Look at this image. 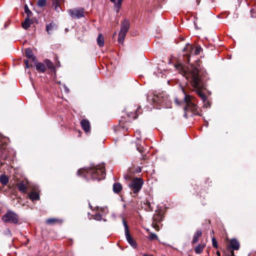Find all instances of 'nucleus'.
<instances>
[{"instance_id": "nucleus-1", "label": "nucleus", "mask_w": 256, "mask_h": 256, "mask_svg": "<svg viewBox=\"0 0 256 256\" xmlns=\"http://www.w3.org/2000/svg\"><path fill=\"white\" fill-rule=\"evenodd\" d=\"M177 68L178 70L180 69L182 72H180L184 76L186 79L190 80L192 86L197 88V94L201 98L202 101L205 102L206 100V97L200 90V88L202 87V82L200 77L198 69L192 66L190 68H186L182 65L178 66Z\"/></svg>"}, {"instance_id": "nucleus-2", "label": "nucleus", "mask_w": 256, "mask_h": 256, "mask_svg": "<svg viewBox=\"0 0 256 256\" xmlns=\"http://www.w3.org/2000/svg\"><path fill=\"white\" fill-rule=\"evenodd\" d=\"M84 174L88 176H90L92 179L95 180H101L105 177V169L103 164H99L86 170H80L78 172V175Z\"/></svg>"}, {"instance_id": "nucleus-3", "label": "nucleus", "mask_w": 256, "mask_h": 256, "mask_svg": "<svg viewBox=\"0 0 256 256\" xmlns=\"http://www.w3.org/2000/svg\"><path fill=\"white\" fill-rule=\"evenodd\" d=\"M182 90L184 95V100L186 104L184 108V111H191L196 114L198 112V107L194 104V98L190 95L186 94L183 88Z\"/></svg>"}, {"instance_id": "nucleus-4", "label": "nucleus", "mask_w": 256, "mask_h": 256, "mask_svg": "<svg viewBox=\"0 0 256 256\" xmlns=\"http://www.w3.org/2000/svg\"><path fill=\"white\" fill-rule=\"evenodd\" d=\"M184 52H186V58L188 61L190 60L189 57L192 55H198L200 54V52L202 50V48L200 46H196L195 48L193 46L188 44L186 45L185 48L183 50Z\"/></svg>"}, {"instance_id": "nucleus-5", "label": "nucleus", "mask_w": 256, "mask_h": 256, "mask_svg": "<svg viewBox=\"0 0 256 256\" xmlns=\"http://www.w3.org/2000/svg\"><path fill=\"white\" fill-rule=\"evenodd\" d=\"M2 220L5 222L16 224L18 222V216L14 212L10 211L7 212L2 217Z\"/></svg>"}, {"instance_id": "nucleus-6", "label": "nucleus", "mask_w": 256, "mask_h": 256, "mask_svg": "<svg viewBox=\"0 0 256 256\" xmlns=\"http://www.w3.org/2000/svg\"><path fill=\"white\" fill-rule=\"evenodd\" d=\"M143 182L140 178H135L131 182L129 186L132 190L134 193L136 194L141 189Z\"/></svg>"}, {"instance_id": "nucleus-7", "label": "nucleus", "mask_w": 256, "mask_h": 256, "mask_svg": "<svg viewBox=\"0 0 256 256\" xmlns=\"http://www.w3.org/2000/svg\"><path fill=\"white\" fill-rule=\"evenodd\" d=\"M122 224L124 227V230H125V234L126 237V240L134 248H136V242L133 240L132 238L131 237L129 231H128V225L127 224L126 222L124 220V217L122 216Z\"/></svg>"}, {"instance_id": "nucleus-8", "label": "nucleus", "mask_w": 256, "mask_h": 256, "mask_svg": "<svg viewBox=\"0 0 256 256\" xmlns=\"http://www.w3.org/2000/svg\"><path fill=\"white\" fill-rule=\"evenodd\" d=\"M68 12L70 16L73 18H80L84 16V10L83 8L70 9Z\"/></svg>"}, {"instance_id": "nucleus-9", "label": "nucleus", "mask_w": 256, "mask_h": 256, "mask_svg": "<svg viewBox=\"0 0 256 256\" xmlns=\"http://www.w3.org/2000/svg\"><path fill=\"white\" fill-rule=\"evenodd\" d=\"M130 24L128 20H124L121 22L120 32L126 34L130 28Z\"/></svg>"}, {"instance_id": "nucleus-10", "label": "nucleus", "mask_w": 256, "mask_h": 256, "mask_svg": "<svg viewBox=\"0 0 256 256\" xmlns=\"http://www.w3.org/2000/svg\"><path fill=\"white\" fill-rule=\"evenodd\" d=\"M81 126L83 129V130L86 132H88L90 130V122L87 120H82L80 122Z\"/></svg>"}, {"instance_id": "nucleus-11", "label": "nucleus", "mask_w": 256, "mask_h": 256, "mask_svg": "<svg viewBox=\"0 0 256 256\" xmlns=\"http://www.w3.org/2000/svg\"><path fill=\"white\" fill-rule=\"evenodd\" d=\"M26 56L27 58L33 62L35 61L36 60V58L34 56L32 50L30 48H26Z\"/></svg>"}, {"instance_id": "nucleus-12", "label": "nucleus", "mask_w": 256, "mask_h": 256, "mask_svg": "<svg viewBox=\"0 0 256 256\" xmlns=\"http://www.w3.org/2000/svg\"><path fill=\"white\" fill-rule=\"evenodd\" d=\"M17 187L20 191L22 192L26 193L27 192V187L24 182H20L17 184Z\"/></svg>"}, {"instance_id": "nucleus-13", "label": "nucleus", "mask_w": 256, "mask_h": 256, "mask_svg": "<svg viewBox=\"0 0 256 256\" xmlns=\"http://www.w3.org/2000/svg\"><path fill=\"white\" fill-rule=\"evenodd\" d=\"M28 198L32 200H38L40 199V196L38 192L32 191L28 194Z\"/></svg>"}, {"instance_id": "nucleus-14", "label": "nucleus", "mask_w": 256, "mask_h": 256, "mask_svg": "<svg viewBox=\"0 0 256 256\" xmlns=\"http://www.w3.org/2000/svg\"><path fill=\"white\" fill-rule=\"evenodd\" d=\"M230 244L231 248L234 250H238L240 248V244L236 239H232L230 240Z\"/></svg>"}, {"instance_id": "nucleus-15", "label": "nucleus", "mask_w": 256, "mask_h": 256, "mask_svg": "<svg viewBox=\"0 0 256 256\" xmlns=\"http://www.w3.org/2000/svg\"><path fill=\"white\" fill-rule=\"evenodd\" d=\"M113 191L114 192L118 194L122 190V186L120 183L116 182L113 184Z\"/></svg>"}, {"instance_id": "nucleus-16", "label": "nucleus", "mask_w": 256, "mask_h": 256, "mask_svg": "<svg viewBox=\"0 0 256 256\" xmlns=\"http://www.w3.org/2000/svg\"><path fill=\"white\" fill-rule=\"evenodd\" d=\"M114 4L115 8L117 12H119L120 8L122 6V2L123 0H110Z\"/></svg>"}, {"instance_id": "nucleus-17", "label": "nucleus", "mask_w": 256, "mask_h": 256, "mask_svg": "<svg viewBox=\"0 0 256 256\" xmlns=\"http://www.w3.org/2000/svg\"><path fill=\"white\" fill-rule=\"evenodd\" d=\"M31 24L32 20L28 18H26L24 22L22 24V28L25 30H27L30 26Z\"/></svg>"}, {"instance_id": "nucleus-18", "label": "nucleus", "mask_w": 256, "mask_h": 256, "mask_svg": "<svg viewBox=\"0 0 256 256\" xmlns=\"http://www.w3.org/2000/svg\"><path fill=\"white\" fill-rule=\"evenodd\" d=\"M36 70L41 72H44L46 68L45 65L41 62L38 63L36 65Z\"/></svg>"}, {"instance_id": "nucleus-19", "label": "nucleus", "mask_w": 256, "mask_h": 256, "mask_svg": "<svg viewBox=\"0 0 256 256\" xmlns=\"http://www.w3.org/2000/svg\"><path fill=\"white\" fill-rule=\"evenodd\" d=\"M97 43L100 47L103 46L104 45V38L101 34H99L97 38Z\"/></svg>"}, {"instance_id": "nucleus-20", "label": "nucleus", "mask_w": 256, "mask_h": 256, "mask_svg": "<svg viewBox=\"0 0 256 256\" xmlns=\"http://www.w3.org/2000/svg\"><path fill=\"white\" fill-rule=\"evenodd\" d=\"M204 247H205V244H199L195 248V252L198 254L202 253V252L203 249L204 248Z\"/></svg>"}, {"instance_id": "nucleus-21", "label": "nucleus", "mask_w": 256, "mask_h": 256, "mask_svg": "<svg viewBox=\"0 0 256 256\" xmlns=\"http://www.w3.org/2000/svg\"><path fill=\"white\" fill-rule=\"evenodd\" d=\"M126 34L122 32H120L119 34H118V42L120 44H122L126 36Z\"/></svg>"}, {"instance_id": "nucleus-22", "label": "nucleus", "mask_w": 256, "mask_h": 256, "mask_svg": "<svg viewBox=\"0 0 256 256\" xmlns=\"http://www.w3.org/2000/svg\"><path fill=\"white\" fill-rule=\"evenodd\" d=\"M0 182L2 184L6 185L8 182V179L6 175H2L0 176Z\"/></svg>"}, {"instance_id": "nucleus-23", "label": "nucleus", "mask_w": 256, "mask_h": 256, "mask_svg": "<svg viewBox=\"0 0 256 256\" xmlns=\"http://www.w3.org/2000/svg\"><path fill=\"white\" fill-rule=\"evenodd\" d=\"M56 26L53 24V23H50V24L46 25V32L50 34V31L52 30L54 28H56Z\"/></svg>"}, {"instance_id": "nucleus-24", "label": "nucleus", "mask_w": 256, "mask_h": 256, "mask_svg": "<svg viewBox=\"0 0 256 256\" xmlns=\"http://www.w3.org/2000/svg\"><path fill=\"white\" fill-rule=\"evenodd\" d=\"M24 12L27 14V18H29L32 16V12L29 10L26 4L24 6Z\"/></svg>"}, {"instance_id": "nucleus-25", "label": "nucleus", "mask_w": 256, "mask_h": 256, "mask_svg": "<svg viewBox=\"0 0 256 256\" xmlns=\"http://www.w3.org/2000/svg\"><path fill=\"white\" fill-rule=\"evenodd\" d=\"M148 238L151 240H155L158 239V236L156 234L150 232L149 236H148Z\"/></svg>"}, {"instance_id": "nucleus-26", "label": "nucleus", "mask_w": 256, "mask_h": 256, "mask_svg": "<svg viewBox=\"0 0 256 256\" xmlns=\"http://www.w3.org/2000/svg\"><path fill=\"white\" fill-rule=\"evenodd\" d=\"M58 222L59 220L56 218H49L46 220V223L49 224H52Z\"/></svg>"}, {"instance_id": "nucleus-27", "label": "nucleus", "mask_w": 256, "mask_h": 256, "mask_svg": "<svg viewBox=\"0 0 256 256\" xmlns=\"http://www.w3.org/2000/svg\"><path fill=\"white\" fill-rule=\"evenodd\" d=\"M45 63L46 66L50 69H52L54 68V65L52 62L49 60H45Z\"/></svg>"}, {"instance_id": "nucleus-28", "label": "nucleus", "mask_w": 256, "mask_h": 256, "mask_svg": "<svg viewBox=\"0 0 256 256\" xmlns=\"http://www.w3.org/2000/svg\"><path fill=\"white\" fill-rule=\"evenodd\" d=\"M46 0H38V6L39 7H43L46 4Z\"/></svg>"}, {"instance_id": "nucleus-29", "label": "nucleus", "mask_w": 256, "mask_h": 256, "mask_svg": "<svg viewBox=\"0 0 256 256\" xmlns=\"http://www.w3.org/2000/svg\"><path fill=\"white\" fill-rule=\"evenodd\" d=\"M54 10L56 12H60V11H62V9L61 7L60 6V4L54 2Z\"/></svg>"}, {"instance_id": "nucleus-30", "label": "nucleus", "mask_w": 256, "mask_h": 256, "mask_svg": "<svg viewBox=\"0 0 256 256\" xmlns=\"http://www.w3.org/2000/svg\"><path fill=\"white\" fill-rule=\"evenodd\" d=\"M94 218L97 220H100L102 219V216L98 213L96 214L94 216Z\"/></svg>"}, {"instance_id": "nucleus-31", "label": "nucleus", "mask_w": 256, "mask_h": 256, "mask_svg": "<svg viewBox=\"0 0 256 256\" xmlns=\"http://www.w3.org/2000/svg\"><path fill=\"white\" fill-rule=\"evenodd\" d=\"M198 237L194 234V236H193L192 242L193 244H195V243L197 242H198Z\"/></svg>"}, {"instance_id": "nucleus-32", "label": "nucleus", "mask_w": 256, "mask_h": 256, "mask_svg": "<svg viewBox=\"0 0 256 256\" xmlns=\"http://www.w3.org/2000/svg\"><path fill=\"white\" fill-rule=\"evenodd\" d=\"M212 246H213L214 247V248H218V245H217L216 240L215 239V238H212Z\"/></svg>"}, {"instance_id": "nucleus-33", "label": "nucleus", "mask_w": 256, "mask_h": 256, "mask_svg": "<svg viewBox=\"0 0 256 256\" xmlns=\"http://www.w3.org/2000/svg\"><path fill=\"white\" fill-rule=\"evenodd\" d=\"M202 230H197L196 232V234H194V235L196 236L198 238L200 236H202Z\"/></svg>"}, {"instance_id": "nucleus-34", "label": "nucleus", "mask_w": 256, "mask_h": 256, "mask_svg": "<svg viewBox=\"0 0 256 256\" xmlns=\"http://www.w3.org/2000/svg\"><path fill=\"white\" fill-rule=\"evenodd\" d=\"M138 112V110L136 111V114H135V116H133V114L132 113V112L130 114H128V116H132V118H134L136 119L138 116V115L136 114V112Z\"/></svg>"}, {"instance_id": "nucleus-35", "label": "nucleus", "mask_w": 256, "mask_h": 256, "mask_svg": "<svg viewBox=\"0 0 256 256\" xmlns=\"http://www.w3.org/2000/svg\"><path fill=\"white\" fill-rule=\"evenodd\" d=\"M63 1H64V0H54V2L57 3V4H60Z\"/></svg>"}, {"instance_id": "nucleus-36", "label": "nucleus", "mask_w": 256, "mask_h": 256, "mask_svg": "<svg viewBox=\"0 0 256 256\" xmlns=\"http://www.w3.org/2000/svg\"><path fill=\"white\" fill-rule=\"evenodd\" d=\"M24 64H26V67L27 68H28L30 67V66H29V65H28V60H24Z\"/></svg>"}, {"instance_id": "nucleus-37", "label": "nucleus", "mask_w": 256, "mask_h": 256, "mask_svg": "<svg viewBox=\"0 0 256 256\" xmlns=\"http://www.w3.org/2000/svg\"><path fill=\"white\" fill-rule=\"evenodd\" d=\"M138 150L140 152H143V148L141 147L137 148Z\"/></svg>"}, {"instance_id": "nucleus-38", "label": "nucleus", "mask_w": 256, "mask_h": 256, "mask_svg": "<svg viewBox=\"0 0 256 256\" xmlns=\"http://www.w3.org/2000/svg\"><path fill=\"white\" fill-rule=\"evenodd\" d=\"M143 256H154L152 254H143Z\"/></svg>"}, {"instance_id": "nucleus-39", "label": "nucleus", "mask_w": 256, "mask_h": 256, "mask_svg": "<svg viewBox=\"0 0 256 256\" xmlns=\"http://www.w3.org/2000/svg\"><path fill=\"white\" fill-rule=\"evenodd\" d=\"M216 254L218 256H220V252L219 251H217Z\"/></svg>"}, {"instance_id": "nucleus-40", "label": "nucleus", "mask_w": 256, "mask_h": 256, "mask_svg": "<svg viewBox=\"0 0 256 256\" xmlns=\"http://www.w3.org/2000/svg\"><path fill=\"white\" fill-rule=\"evenodd\" d=\"M176 102L177 104H179L178 102V99L176 98Z\"/></svg>"}, {"instance_id": "nucleus-41", "label": "nucleus", "mask_w": 256, "mask_h": 256, "mask_svg": "<svg viewBox=\"0 0 256 256\" xmlns=\"http://www.w3.org/2000/svg\"><path fill=\"white\" fill-rule=\"evenodd\" d=\"M162 256H166L163 255Z\"/></svg>"}]
</instances>
